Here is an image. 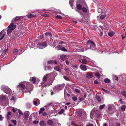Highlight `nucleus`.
<instances>
[{
	"mask_svg": "<svg viewBox=\"0 0 126 126\" xmlns=\"http://www.w3.org/2000/svg\"><path fill=\"white\" fill-rule=\"evenodd\" d=\"M87 48L91 50H94L95 49V46L94 42L93 41L88 40L86 43Z\"/></svg>",
	"mask_w": 126,
	"mask_h": 126,
	"instance_id": "1",
	"label": "nucleus"
},
{
	"mask_svg": "<svg viewBox=\"0 0 126 126\" xmlns=\"http://www.w3.org/2000/svg\"><path fill=\"white\" fill-rule=\"evenodd\" d=\"M116 108L114 105H112L109 106L108 109V112L110 114H113L116 112Z\"/></svg>",
	"mask_w": 126,
	"mask_h": 126,
	"instance_id": "2",
	"label": "nucleus"
},
{
	"mask_svg": "<svg viewBox=\"0 0 126 126\" xmlns=\"http://www.w3.org/2000/svg\"><path fill=\"white\" fill-rule=\"evenodd\" d=\"M16 25H14V23L11 24L8 27L9 29L7 31V34H10L12 31L16 28Z\"/></svg>",
	"mask_w": 126,
	"mask_h": 126,
	"instance_id": "3",
	"label": "nucleus"
},
{
	"mask_svg": "<svg viewBox=\"0 0 126 126\" xmlns=\"http://www.w3.org/2000/svg\"><path fill=\"white\" fill-rule=\"evenodd\" d=\"M48 41H46L42 43H38L37 45L38 48L41 49L47 46Z\"/></svg>",
	"mask_w": 126,
	"mask_h": 126,
	"instance_id": "4",
	"label": "nucleus"
},
{
	"mask_svg": "<svg viewBox=\"0 0 126 126\" xmlns=\"http://www.w3.org/2000/svg\"><path fill=\"white\" fill-rule=\"evenodd\" d=\"M79 10H81L82 7H87V5L85 0H79Z\"/></svg>",
	"mask_w": 126,
	"mask_h": 126,
	"instance_id": "5",
	"label": "nucleus"
},
{
	"mask_svg": "<svg viewBox=\"0 0 126 126\" xmlns=\"http://www.w3.org/2000/svg\"><path fill=\"white\" fill-rule=\"evenodd\" d=\"M25 83L26 84V83L25 82H21L19 83V85L17 86V87L19 88L21 87L24 89L26 88V87L25 86Z\"/></svg>",
	"mask_w": 126,
	"mask_h": 126,
	"instance_id": "6",
	"label": "nucleus"
},
{
	"mask_svg": "<svg viewBox=\"0 0 126 126\" xmlns=\"http://www.w3.org/2000/svg\"><path fill=\"white\" fill-rule=\"evenodd\" d=\"M4 92L6 93L9 94L11 93V89L8 88H5V89L4 90Z\"/></svg>",
	"mask_w": 126,
	"mask_h": 126,
	"instance_id": "7",
	"label": "nucleus"
},
{
	"mask_svg": "<svg viewBox=\"0 0 126 126\" xmlns=\"http://www.w3.org/2000/svg\"><path fill=\"white\" fill-rule=\"evenodd\" d=\"M87 66L83 64H81L80 65V68L83 70L86 71L87 69Z\"/></svg>",
	"mask_w": 126,
	"mask_h": 126,
	"instance_id": "8",
	"label": "nucleus"
},
{
	"mask_svg": "<svg viewBox=\"0 0 126 126\" xmlns=\"http://www.w3.org/2000/svg\"><path fill=\"white\" fill-rule=\"evenodd\" d=\"M93 74L91 73L88 72L86 74V76L88 78H91L93 77Z\"/></svg>",
	"mask_w": 126,
	"mask_h": 126,
	"instance_id": "9",
	"label": "nucleus"
},
{
	"mask_svg": "<svg viewBox=\"0 0 126 126\" xmlns=\"http://www.w3.org/2000/svg\"><path fill=\"white\" fill-rule=\"evenodd\" d=\"M64 86L63 84L58 85L57 86V88L59 90H62L64 87Z\"/></svg>",
	"mask_w": 126,
	"mask_h": 126,
	"instance_id": "10",
	"label": "nucleus"
},
{
	"mask_svg": "<svg viewBox=\"0 0 126 126\" xmlns=\"http://www.w3.org/2000/svg\"><path fill=\"white\" fill-rule=\"evenodd\" d=\"M79 62H80L81 63L85 64H86L87 63V61L86 60L84 59H83L82 60H79Z\"/></svg>",
	"mask_w": 126,
	"mask_h": 126,
	"instance_id": "11",
	"label": "nucleus"
},
{
	"mask_svg": "<svg viewBox=\"0 0 126 126\" xmlns=\"http://www.w3.org/2000/svg\"><path fill=\"white\" fill-rule=\"evenodd\" d=\"M66 55H63L60 56V58L62 60L64 61L66 59Z\"/></svg>",
	"mask_w": 126,
	"mask_h": 126,
	"instance_id": "12",
	"label": "nucleus"
},
{
	"mask_svg": "<svg viewBox=\"0 0 126 126\" xmlns=\"http://www.w3.org/2000/svg\"><path fill=\"white\" fill-rule=\"evenodd\" d=\"M39 125L41 126H46V123L43 121H41L40 122Z\"/></svg>",
	"mask_w": 126,
	"mask_h": 126,
	"instance_id": "13",
	"label": "nucleus"
},
{
	"mask_svg": "<svg viewBox=\"0 0 126 126\" xmlns=\"http://www.w3.org/2000/svg\"><path fill=\"white\" fill-rule=\"evenodd\" d=\"M86 50V48L84 47H79V52H84Z\"/></svg>",
	"mask_w": 126,
	"mask_h": 126,
	"instance_id": "14",
	"label": "nucleus"
},
{
	"mask_svg": "<svg viewBox=\"0 0 126 126\" xmlns=\"http://www.w3.org/2000/svg\"><path fill=\"white\" fill-rule=\"evenodd\" d=\"M21 17L19 16H16L14 18H13L12 20V21H13L14 20V21H16L19 20Z\"/></svg>",
	"mask_w": 126,
	"mask_h": 126,
	"instance_id": "15",
	"label": "nucleus"
},
{
	"mask_svg": "<svg viewBox=\"0 0 126 126\" xmlns=\"http://www.w3.org/2000/svg\"><path fill=\"white\" fill-rule=\"evenodd\" d=\"M0 99L2 101H5L6 100V98L4 95H1L0 96Z\"/></svg>",
	"mask_w": 126,
	"mask_h": 126,
	"instance_id": "16",
	"label": "nucleus"
},
{
	"mask_svg": "<svg viewBox=\"0 0 126 126\" xmlns=\"http://www.w3.org/2000/svg\"><path fill=\"white\" fill-rule=\"evenodd\" d=\"M85 7H82V11L84 13H87V8Z\"/></svg>",
	"mask_w": 126,
	"mask_h": 126,
	"instance_id": "17",
	"label": "nucleus"
},
{
	"mask_svg": "<svg viewBox=\"0 0 126 126\" xmlns=\"http://www.w3.org/2000/svg\"><path fill=\"white\" fill-rule=\"evenodd\" d=\"M27 17L29 18H32L36 16L33 15L32 14H30L27 15L26 16Z\"/></svg>",
	"mask_w": 126,
	"mask_h": 126,
	"instance_id": "18",
	"label": "nucleus"
},
{
	"mask_svg": "<svg viewBox=\"0 0 126 126\" xmlns=\"http://www.w3.org/2000/svg\"><path fill=\"white\" fill-rule=\"evenodd\" d=\"M54 69L56 71H60L61 70L60 67L58 66H56L54 68Z\"/></svg>",
	"mask_w": 126,
	"mask_h": 126,
	"instance_id": "19",
	"label": "nucleus"
},
{
	"mask_svg": "<svg viewBox=\"0 0 126 126\" xmlns=\"http://www.w3.org/2000/svg\"><path fill=\"white\" fill-rule=\"evenodd\" d=\"M48 124L49 125H52L53 124V122L52 120H48L47 122Z\"/></svg>",
	"mask_w": 126,
	"mask_h": 126,
	"instance_id": "20",
	"label": "nucleus"
},
{
	"mask_svg": "<svg viewBox=\"0 0 126 126\" xmlns=\"http://www.w3.org/2000/svg\"><path fill=\"white\" fill-rule=\"evenodd\" d=\"M48 75L47 74L46 75V76H44L43 79V80L44 82H45L48 79V77H47Z\"/></svg>",
	"mask_w": 126,
	"mask_h": 126,
	"instance_id": "21",
	"label": "nucleus"
},
{
	"mask_svg": "<svg viewBox=\"0 0 126 126\" xmlns=\"http://www.w3.org/2000/svg\"><path fill=\"white\" fill-rule=\"evenodd\" d=\"M86 96V94H85L83 97H81L80 98V99H79V100L80 101H83L85 99V98Z\"/></svg>",
	"mask_w": 126,
	"mask_h": 126,
	"instance_id": "22",
	"label": "nucleus"
},
{
	"mask_svg": "<svg viewBox=\"0 0 126 126\" xmlns=\"http://www.w3.org/2000/svg\"><path fill=\"white\" fill-rule=\"evenodd\" d=\"M18 50L17 49H14L13 51V53L14 54L16 55L18 53Z\"/></svg>",
	"mask_w": 126,
	"mask_h": 126,
	"instance_id": "23",
	"label": "nucleus"
},
{
	"mask_svg": "<svg viewBox=\"0 0 126 126\" xmlns=\"http://www.w3.org/2000/svg\"><path fill=\"white\" fill-rule=\"evenodd\" d=\"M2 32H0V41L4 37V34H3L2 36Z\"/></svg>",
	"mask_w": 126,
	"mask_h": 126,
	"instance_id": "24",
	"label": "nucleus"
},
{
	"mask_svg": "<svg viewBox=\"0 0 126 126\" xmlns=\"http://www.w3.org/2000/svg\"><path fill=\"white\" fill-rule=\"evenodd\" d=\"M114 34V32H109L108 33V35L110 37L112 36Z\"/></svg>",
	"mask_w": 126,
	"mask_h": 126,
	"instance_id": "25",
	"label": "nucleus"
},
{
	"mask_svg": "<svg viewBox=\"0 0 126 126\" xmlns=\"http://www.w3.org/2000/svg\"><path fill=\"white\" fill-rule=\"evenodd\" d=\"M32 78V81L34 83H35L36 82V79L35 77H33Z\"/></svg>",
	"mask_w": 126,
	"mask_h": 126,
	"instance_id": "26",
	"label": "nucleus"
},
{
	"mask_svg": "<svg viewBox=\"0 0 126 126\" xmlns=\"http://www.w3.org/2000/svg\"><path fill=\"white\" fill-rule=\"evenodd\" d=\"M96 98L99 102H101V100L99 96H96Z\"/></svg>",
	"mask_w": 126,
	"mask_h": 126,
	"instance_id": "27",
	"label": "nucleus"
},
{
	"mask_svg": "<svg viewBox=\"0 0 126 126\" xmlns=\"http://www.w3.org/2000/svg\"><path fill=\"white\" fill-rule=\"evenodd\" d=\"M121 93L124 96H125L126 98V91L123 90L121 92Z\"/></svg>",
	"mask_w": 126,
	"mask_h": 126,
	"instance_id": "28",
	"label": "nucleus"
},
{
	"mask_svg": "<svg viewBox=\"0 0 126 126\" xmlns=\"http://www.w3.org/2000/svg\"><path fill=\"white\" fill-rule=\"evenodd\" d=\"M110 79L108 78L105 79L104 80V82L107 83H109L110 82Z\"/></svg>",
	"mask_w": 126,
	"mask_h": 126,
	"instance_id": "29",
	"label": "nucleus"
},
{
	"mask_svg": "<svg viewBox=\"0 0 126 126\" xmlns=\"http://www.w3.org/2000/svg\"><path fill=\"white\" fill-rule=\"evenodd\" d=\"M11 112L10 111L7 114V117L8 119H9L10 118V116L11 115Z\"/></svg>",
	"mask_w": 126,
	"mask_h": 126,
	"instance_id": "30",
	"label": "nucleus"
},
{
	"mask_svg": "<svg viewBox=\"0 0 126 126\" xmlns=\"http://www.w3.org/2000/svg\"><path fill=\"white\" fill-rule=\"evenodd\" d=\"M95 76L98 78H99L100 77V76L99 73L98 72H97L95 73Z\"/></svg>",
	"mask_w": 126,
	"mask_h": 126,
	"instance_id": "31",
	"label": "nucleus"
},
{
	"mask_svg": "<svg viewBox=\"0 0 126 126\" xmlns=\"http://www.w3.org/2000/svg\"><path fill=\"white\" fill-rule=\"evenodd\" d=\"M45 110V109L43 108H41L39 111V114H40L41 113H42L43 111Z\"/></svg>",
	"mask_w": 126,
	"mask_h": 126,
	"instance_id": "32",
	"label": "nucleus"
},
{
	"mask_svg": "<svg viewBox=\"0 0 126 126\" xmlns=\"http://www.w3.org/2000/svg\"><path fill=\"white\" fill-rule=\"evenodd\" d=\"M45 35L46 36H48L50 37H51L52 36V35L51 33L49 32H47L45 33Z\"/></svg>",
	"mask_w": 126,
	"mask_h": 126,
	"instance_id": "33",
	"label": "nucleus"
},
{
	"mask_svg": "<svg viewBox=\"0 0 126 126\" xmlns=\"http://www.w3.org/2000/svg\"><path fill=\"white\" fill-rule=\"evenodd\" d=\"M24 116L26 118H28V117L29 115L27 112H25Z\"/></svg>",
	"mask_w": 126,
	"mask_h": 126,
	"instance_id": "34",
	"label": "nucleus"
},
{
	"mask_svg": "<svg viewBox=\"0 0 126 126\" xmlns=\"http://www.w3.org/2000/svg\"><path fill=\"white\" fill-rule=\"evenodd\" d=\"M73 1L72 0H70L69 1V3L70 5V6L71 7H72L73 6Z\"/></svg>",
	"mask_w": 126,
	"mask_h": 126,
	"instance_id": "35",
	"label": "nucleus"
},
{
	"mask_svg": "<svg viewBox=\"0 0 126 126\" xmlns=\"http://www.w3.org/2000/svg\"><path fill=\"white\" fill-rule=\"evenodd\" d=\"M83 111V110H79V117L81 116L82 115V112Z\"/></svg>",
	"mask_w": 126,
	"mask_h": 126,
	"instance_id": "36",
	"label": "nucleus"
},
{
	"mask_svg": "<svg viewBox=\"0 0 126 126\" xmlns=\"http://www.w3.org/2000/svg\"><path fill=\"white\" fill-rule=\"evenodd\" d=\"M126 107L125 106H123L122 107H121V110L122 111H124L125 110V109L126 108Z\"/></svg>",
	"mask_w": 126,
	"mask_h": 126,
	"instance_id": "37",
	"label": "nucleus"
},
{
	"mask_svg": "<svg viewBox=\"0 0 126 126\" xmlns=\"http://www.w3.org/2000/svg\"><path fill=\"white\" fill-rule=\"evenodd\" d=\"M11 121L15 125H16V121L15 120H11Z\"/></svg>",
	"mask_w": 126,
	"mask_h": 126,
	"instance_id": "38",
	"label": "nucleus"
},
{
	"mask_svg": "<svg viewBox=\"0 0 126 126\" xmlns=\"http://www.w3.org/2000/svg\"><path fill=\"white\" fill-rule=\"evenodd\" d=\"M55 17L57 19H61L62 18V17L61 16L58 15H57Z\"/></svg>",
	"mask_w": 126,
	"mask_h": 126,
	"instance_id": "39",
	"label": "nucleus"
},
{
	"mask_svg": "<svg viewBox=\"0 0 126 126\" xmlns=\"http://www.w3.org/2000/svg\"><path fill=\"white\" fill-rule=\"evenodd\" d=\"M47 63L48 64H53V60H50L47 61Z\"/></svg>",
	"mask_w": 126,
	"mask_h": 126,
	"instance_id": "40",
	"label": "nucleus"
},
{
	"mask_svg": "<svg viewBox=\"0 0 126 126\" xmlns=\"http://www.w3.org/2000/svg\"><path fill=\"white\" fill-rule=\"evenodd\" d=\"M105 106V104H103L102 105H101L99 107L100 109V110L103 109Z\"/></svg>",
	"mask_w": 126,
	"mask_h": 126,
	"instance_id": "41",
	"label": "nucleus"
},
{
	"mask_svg": "<svg viewBox=\"0 0 126 126\" xmlns=\"http://www.w3.org/2000/svg\"><path fill=\"white\" fill-rule=\"evenodd\" d=\"M72 67L75 69H77L78 68V66L76 65H72Z\"/></svg>",
	"mask_w": 126,
	"mask_h": 126,
	"instance_id": "42",
	"label": "nucleus"
},
{
	"mask_svg": "<svg viewBox=\"0 0 126 126\" xmlns=\"http://www.w3.org/2000/svg\"><path fill=\"white\" fill-rule=\"evenodd\" d=\"M61 50L64 51H67V50L64 47H62L61 48Z\"/></svg>",
	"mask_w": 126,
	"mask_h": 126,
	"instance_id": "43",
	"label": "nucleus"
},
{
	"mask_svg": "<svg viewBox=\"0 0 126 126\" xmlns=\"http://www.w3.org/2000/svg\"><path fill=\"white\" fill-rule=\"evenodd\" d=\"M64 112V110L63 109H61L60 111L58 112V113L59 114H61L63 113Z\"/></svg>",
	"mask_w": 126,
	"mask_h": 126,
	"instance_id": "44",
	"label": "nucleus"
},
{
	"mask_svg": "<svg viewBox=\"0 0 126 126\" xmlns=\"http://www.w3.org/2000/svg\"><path fill=\"white\" fill-rule=\"evenodd\" d=\"M8 51V49H7L5 50H4L3 52V53L5 54L6 55L7 54Z\"/></svg>",
	"mask_w": 126,
	"mask_h": 126,
	"instance_id": "45",
	"label": "nucleus"
},
{
	"mask_svg": "<svg viewBox=\"0 0 126 126\" xmlns=\"http://www.w3.org/2000/svg\"><path fill=\"white\" fill-rule=\"evenodd\" d=\"M41 85L43 87H47V86H48V85H47L43 83H42Z\"/></svg>",
	"mask_w": 126,
	"mask_h": 126,
	"instance_id": "46",
	"label": "nucleus"
},
{
	"mask_svg": "<svg viewBox=\"0 0 126 126\" xmlns=\"http://www.w3.org/2000/svg\"><path fill=\"white\" fill-rule=\"evenodd\" d=\"M64 78L67 81H69V79L67 78V77L66 76H63Z\"/></svg>",
	"mask_w": 126,
	"mask_h": 126,
	"instance_id": "47",
	"label": "nucleus"
},
{
	"mask_svg": "<svg viewBox=\"0 0 126 126\" xmlns=\"http://www.w3.org/2000/svg\"><path fill=\"white\" fill-rule=\"evenodd\" d=\"M71 124L72 125H73L74 126H79L78 125H76V123L74 122H72Z\"/></svg>",
	"mask_w": 126,
	"mask_h": 126,
	"instance_id": "48",
	"label": "nucleus"
},
{
	"mask_svg": "<svg viewBox=\"0 0 126 126\" xmlns=\"http://www.w3.org/2000/svg\"><path fill=\"white\" fill-rule=\"evenodd\" d=\"M72 99L74 101H76L77 100V98L76 96H74L72 97Z\"/></svg>",
	"mask_w": 126,
	"mask_h": 126,
	"instance_id": "49",
	"label": "nucleus"
},
{
	"mask_svg": "<svg viewBox=\"0 0 126 126\" xmlns=\"http://www.w3.org/2000/svg\"><path fill=\"white\" fill-rule=\"evenodd\" d=\"M76 7L78 9V10L76 9V11L78 12V10H79V4H78L77 2V4H76Z\"/></svg>",
	"mask_w": 126,
	"mask_h": 126,
	"instance_id": "50",
	"label": "nucleus"
},
{
	"mask_svg": "<svg viewBox=\"0 0 126 126\" xmlns=\"http://www.w3.org/2000/svg\"><path fill=\"white\" fill-rule=\"evenodd\" d=\"M105 17L104 15H102L100 17V18L101 19H104Z\"/></svg>",
	"mask_w": 126,
	"mask_h": 126,
	"instance_id": "51",
	"label": "nucleus"
},
{
	"mask_svg": "<svg viewBox=\"0 0 126 126\" xmlns=\"http://www.w3.org/2000/svg\"><path fill=\"white\" fill-rule=\"evenodd\" d=\"M98 11L100 13H101L102 12V10L100 8L98 9Z\"/></svg>",
	"mask_w": 126,
	"mask_h": 126,
	"instance_id": "52",
	"label": "nucleus"
},
{
	"mask_svg": "<svg viewBox=\"0 0 126 126\" xmlns=\"http://www.w3.org/2000/svg\"><path fill=\"white\" fill-rule=\"evenodd\" d=\"M74 91L76 93H79V90L77 89H75Z\"/></svg>",
	"mask_w": 126,
	"mask_h": 126,
	"instance_id": "53",
	"label": "nucleus"
},
{
	"mask_svg": "<svg viewBox=\"0 0 126 126\" xmlns=\"http://www.w3.org/2000/svg\"><path fill=\"white\" fill-rule=\"evenodd\" d=\"M39 122L38 121L35 120L33 121V123L34 124H37Z\"/></svg>",
	"mask_w": 126,
	"mask_h": 126,
	"instance_id": "54",
	"label": "nucleus"
},
{
	"mask_svg": "<svg viewBox=\"0 0 126 126\" xmlns=\"http://www.w3.org/2000/svg\"><path fill=\"white\" fill-rule=\"evenodd\" d=\"M18 112H19V114H21L22 115H23V113L22 112V111H21V110H19Z\"/></svg>",
	"mask_w": 126,
	"mask_h": 126,
	"instance_id": "55",
	"label": "nucleus"
},
{
	"mask_svg": "<svg viewBox=\"0 0 126 126\" xmlns=\"http://www.w3.org/2000/svg\"><path fill=\"white\" fill-rule=\"evenodd\" d=\"M12 110L13 111V112H15L17 110V109H16L15 108H13L12 109Z\"/></svg>",
	"mask_w": 126,
	"mask_h": 126,
	"instance_id": "56",
	"label": "nucleus"
},
{
	"mask_svg": "<svg viewBox=\"0 0 126 126\" xmlns=\"http://www.w3.org/2000/svg\"><path fill=\"white\" fill-rule=\"evenodd\" d=\"M76 115L77 116H78L79 115V111H77L76 112Z\"/></svg>",
	"mask_w": 126,
	"mask_h": 126,
	"instance_id": "57",
	"label": "nucleus"
},
{
	"mask_svg": "<svg viewBox=\"0 0 126 126\" xmlns=\"http://www.w3.org/2000/svg\"><path fill=\"white\" fill-rule=\"evenodd\" d=\"M85 126H94V125L93 124H90L87 125Z\"/></svg>",
	"mask_w": 126,
	"mask_h": 126,
	"instance_id": "58",
	"label": "nucleus"
},
{
	"mask_svg": "<svg viewBox=\"0 0 126 126\" xmlns=\"http://www.w3.org/2000/svg\"><path fill=\"white\" fill-rule=\"evenodd\" d=\"M42 115L43 116H46L47 115V113L46 112H44L42 113Z\"/></svg>",
	"mask_w": 126,
	"mask_h": 126,
	"instance_id": "59",
	"label": "nucleus"
},
{
	"mask_svg": "<svg viewBox=\"0 0 126 126\" xmlns=\"http://www.w3.org/2000/svg\"><path fill=\"white\" fill-rule=\"evenodd\" d=\"M16 99V98H15L13 96L11 98L10 100H15V99Z\"/></svg>",
	"mask_w": 126,
	"mask_h": 126,
	"instance_id": "60",
	"label": "nucleus"
},
{
	"mask_svg": "<svg viewBox=\"0 0 126 126\" xmlns=\"http://www.w3.org/2000/svg\"><path fill=\"white\" fill-rule=\"evenodd\" d=\"M43 16L45 17H48V15L46 13H44L43 14Z\"/></svg>",
	"mask_w": 126,
	"mask_h": 126,
	"instance_id": "61",
	"label": "nucleus"
},
{
	"mask_svg": "<svg viewBox=\"0 0 126 126\" xmlns=\"http://www.w3.org/2000/svg\"><path fill=\"white\" fill-rule=\"evenodd\" d=\"M99 83L97 80H95L94 82V83L95 84H97Z\"/></svg>",
	"mask_w": 126,
	"mask_h": 126,
	"instance_id": "62",
	"label": "nucleus"
},
{
	"mask_svg": "<svg viewBox=\"0 0 126 126\" xmlns=\"http://www.w3.org/2000/svg\"><path fill=\"white\" fill-rule=\"evenodd\" d=\"M65 62L68 65L69 64V62L68 60H66L65 61Z\"/></svg>",
	"mask_w": 126,
	"mask_h": 126,
	"instance_id": "63",
	"label": "nucleus"
},
{
	"mask_svg": "<svg viewBox=\"0 0 126 126\" xmlns=\"http://www.w3.org/2000/svg\"><path fill=\"white\" fill-rule=\"evenodd\" d=\"M37 102L36 101H34L33 102V104L34 105H36Z\"/></svg>",
	"mask_w": 126,
	"mask_h": 126,
	"instance_id": "64",
	"label": "nucleus"
}]
</instances>
